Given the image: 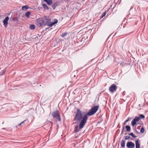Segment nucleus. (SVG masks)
<instances>
[{"label": "nucleus", "instance_id": "f257e3e1", "mask_svg": "<svg viewBox=\"0 0 148 148\" xmlns=\"http://www.w3.org/2000/svg\"><path fill=\"white\" fill-rule=\"evenodd\" d=\"M88 117L86 114L84 113L79 109H77L74 118V120L76 121H80L79 125V129H82L85 125L88 119Z\"/></svg>", "mask_w": 148, "mask_h": 148}, {"label": "nucleus", "instance_id": "f03ea898", "mask_svg": "<svg viewBox=\"0 0 148 148\" xmlns=\"http://www.w3.org/2000/svg\"><path fill=\"white\" fill-rule=\"evenodd\" d=\"M42 18L43 25H47L50 27H52L58 22V20L57 19H55L53 22H50L51 19L48 16H44L42 17Z\"/></svg>", "mask_w": 148, "mask_h": 148}, {"label": "nucleus", "instance_id": "7ed1b4c3", "mask_svg": "<svg viewBox=\"0 0 148 148\" xmlns=\"http://www.w3.org/2000/svg\"><path fill=\"white\" fill-rule=\"evenodd\" d=\"M99 108V106H95L92 107L89 111L87 112L86 114L88 116H91L94 114L97 111Z\"/></svg>", "mask_w": 148, "mask_h": 148}, {"label": "nucleus", "instance_id": "20e7f679", "mask_svg": "<svg viewBox=\"0 0 148 148\" xmlns=\"http://www.w3.org/2000/svg\"><path fill=\"white\" fill-rule=\"evenodd\" d=\"M51 115L54 118H56L58 119L59 121H61V118L59 114V111L58 110H56L52 112Z\"/></svg>", "mask_w": 148, "mask_h": 148}, {"label": "nucleus", "instance_id": "39448f33", "mask_svg": "<svg viewBox=\"0 0 148 148\" xmlns=\"http://www.w3.org/2000/svg\"><path fill=\"white\" fill-rule=\"evenodd\" d=\"M117 86L115 84L111 85L109 88V90L110 92H113L115 91L117 89Z\"/></svg>", "mask_w": 148, "mask_h": 148}, {"label": "nucleus", "instance_id": "423d86ee", "mask_svg": "<svg viewBox=\"0 0 148 148\" xmlns=\"http://www.w3.org/2000/svg\"><path fill=\"white\" fill-rule=\"evenodd\" d=\"M42 17L38 18L36 20V24L38 26L40 27L43 25Z\"/></svg>", "mask_w": 148, "mask_h": 148}, {"label": "nucleus", "instance_id": "0eeeda50", "mask_svg": "<svg viewBox=\"0 0 148 148\" xmlns=\"http://www.w3.org/2000/svg\"><path fill=\"white\" fill-rule=\"evenodd\" d=\"M140 120V118L138 116H136L134 119L132 121L131 124L132 126H134L136 124V122Z\"/></svg>", "mask_w": 148, "mask_h": 148}, {"label": "nucleus", "instance_id": "6e6552de", "mask_svg": "<svg viewBox=\"0 0 148 148\" xmlns=\"http://www.w3.org/2000/svg\"><path fill=\"white\" fill-rule=\"evenodd\" d=\"M126 146L128 148H134V147L135 145L132 142H130L127 143Z\"/></svg>", "mask_w": 148, "mask_h": 148}, {"label": "nucleus", "instance_id": "1a4fd4ad", "mask_svg": "<svg viewBox=\"0 0 148 148\" xmlns=\"http://www.w3.org/2000/svg\"><path fill=\"white\" fill-rule=\"evenodd\" d=\"M9 19L8 16H6L3 21V25L5 27H7L8 24V21Z\"/></svg>", "mask_w": 148, "mask_h": 148}, {"label": "nucleus", "instance_id": "9d476101", "mask_svg": "<svg viewBox=\"0 0 148 148\" xmlns=\"http://www.w3.org/2000/svg\"><path fill=\"white\" fill-rule=\"evenodd\" d=\"M139 139H138L135 141V145L136 148H139L140 144L139 143Z\"/></svg>", "mask_w": 148, "mask_h": 148}, {"label": "nucleus", "instance_id": "9b49d317", "mask_svg": "<svg viewBox=\"0 0 148 148\" xmlns=\"http://www.w3.org/2000/svg\"><path fill=\"white\" fill-rule=\"evenodd\" d=\"M80 129H79V127H78V126L77 125L75 126L74 132H77L80 131Z\"/></svg>", "mask_w": 148, "mask_h": 148}, {"label": "nucleus", "instance_id": "f8f14e48", "mask_svg": "<svg viewBox=\"0 0 148 148\" xmlns=\"http://www.w3.org/2000/svg\"><path fill=\"white\" fill-rule=\"evenodd\" d=\"M44 1L46 2L48 5H51L52 3V0H45Z\"/></svg>", "mask_w": 148, "mask_h": 148}, {"label": "nucleus", "instance_id": "ddd939ff", "mask_svg": "<svg viewBox=\"0 0 148 148\" xmlns=\"http://www.w3.org/2000/svg\"><path fill=\"white\" fill-rule=\"evenodd\" d=\"M58 3L57 2L54 3L52 5V8L53 10L55 9L56 7L58 6Z\"/></svg>", "mask_w": 148, "mask_h": 148}, {"label": "nucleus", "instance_id": "4468645a", "mask_svg": "<svg viewBox=\"0 0 148 148\" xmlns=\"http://www.w3.org/2000/svg\"><path fill=\"white\" fill-rule=\"evenodd\" d=\"M121 146L123 147H124L125 146V141L123 140H122L121 143Z\"/></svg>", "mask_w": 148, "mask_h": 148}, {"label": "nucleus", "instance_id": "2eb2a0df", "mask_svg": "<svg viewBox=\"0 0 148 148\" xmlns=\"http://www.w3.org/2000/svg\"><path fill=\"white\" fill-rule=\"evenodd\" d=\"M125 128L126 129L127 131L128 132H130L131 130L130 127L129 125H126L125 126Z\"/></svg>", "mask_w": 148, "mask_h": 148}, {"label": "nucleus", "instance_id": "dca6fc26", "mask_svg": "<svg viewBox=\"0 0 148 148\" xmlns=\"http://www.w3.org/2000/svg\"><path fill=\"white\" fill-rule=\"evenodd\" d=\"M35 25H30L29 26V28L31 29H35Z\"/></svg>", "mask_w": 148, "mask_h": 148}, {"label": "nucleus", "instance_id": "f3484780", "mask_svg": "<svg viewBox=\"0 0 148 148\" xmlns=\"http://www.w3.org/2000/svg\"><path fill=\"white\" fill-rule=\"evenodd\" d=\"M31 14V12H27L25 14V16L27 18H29L30 14Z\"/></svg>", "mask_w": 148, "mask_h": 148}, {"label": "nucleus", "instance_id": "a211bd4d", "mask_svg": "<svg viewBox=\"0 0 148 148\" xmlns=\"http://www.w3.org/2000/svg\"><path fill=\"white\" fill-rule=\"evenodd\" d=\"M42 6L46 10H48L49 9V8L47 6V5L45 4H42Z\"/></svg>", "mask_w": 148, "mask_h": 148}, {"label": "nucleus", "instance_id": "6ab92c4d", "mask_svg": "<svg viewBox=\"0 0 148 148\" xmlns=\"http://www.w3.org/2000/svg\"><path fill=\"white\" fill-rule=\"evenodd\" d=\"M22 10H27L28 9V7H27V6L25 5V6H23L22 7Z\"/></svg>", "mask_w": 148, "mask_h": 148}, {"label": "nucleus", "instance_id": "aec40b11", "mask_svg": "<svg viewBox=\"0 0 148 148\" xmlns=\"http://www.w3.org/2000/svg\"><path fill=\"white\" fill-rule=\"evenodd\" d=\"M144 129L143 127H142L140 130V132L141 133H143L144 132Z\"/></svg>", "mask_w": 148, "mask_h": 148}, {"label": "nucleus", "instance_id": "412c9836", "mask_svg": "<svg viewBox=\"0 0 148 148\" xmlns=\"http://www.w3.org/2000/svg\"><path fill=\"white\" fill-rule=\"evenodd\" d=\"M129 135L131 136L133 138H136V136H135L132 132L131 133L129 134Z\"/></svg>", "mask_w": 148, "mask_h": 148}, {"label": "nucleus", "instance_id": "4be33fe9", "mask_svg": "<svg viewBox=\"0 0 148 148\" xmlns=\"http://www.w3.org/2000/svg\"><path fill=\"white\" fill-rule=\"evenodd\" d=\"M130 136H125V139L127 140L129 139L130 138Z\"/></svg>", "mask_w": 148, "mask_h": 148}, {"label": "nucleus", "instance_id": "5701e85b", "mask_svg": "<svg viewBox=\"0 0 148 148\" xmlns=\"http://www.w3.org/2000/svg\"><path fill=\"white\" fill-rule=\"evenodd\" d=\"M6 71V69H3V70L2 71V73L1 74V75H3L5 73Z\"/></svg>", "mask_w": 148, "mask_h": 148}, {"label": "nucleus", "instance_id": "b1692460", "mask_svg": "<svg viewBox=\"0 0 148 148\" xmlns=\"http://www.w3.org/2000/svg\"><path fill=\"white\" fill-rule=\"evenodd\" d=\"M106 14V12H104L101 15V18H102Z\"/></svg>", "mask_w": 148, "mask_h": 148}, {"label": "nucleus", "instance_id": "393cba45", "mask_svg": "<svg viewBox=\"0 0 148 148\" xmlns=\"http://www.w3.org/2000/svg\"><path fill=\"white\" fill-rule=\"evenodd\" d=\"M140 116L141 119H143L145 118V116L142 114H140Z\"/></svg>", "mask_w": 148, "mask_h": 148}, {"label": "nucleus", "instance_id": "a878e982", "mask_svg": "<svg viewBox=\"0 0 148 148\" xmlns=\"http://www.w3.org/2000/svg\"><path fill=\"white\" fill-rule=\"evenodd\" d=\"M67 34L66 33H63L62 34V37H64V36H65Z\"/></svg>", "mask_w": 148, "mask_h": 148}, {"label": "nucleus", "instance_id": "bb28decb", "mask_svg": "<svg viewBox=\"0 0 148 148\" xmlns=\"http://www.w3.org/2000/svg\"><path fill=\"white\" fill-rule=\"evenodd\" d=\"M25 120L23 121L21 123H20L19 124V125H21V124H23L25 121Z\"/></svg>", "mask_w": 148, "mask_h": 148}, {"label": "nucleus", "instance_id": "cd10ccee", "mask_svg": "<svg viewBox=\"0 0 148 148\" xmlns=\"http://www.w3.org/2000/svg\"><path fill=\"white\" fill-rule=\"evenodd\" d=\"M124 131V127L123 128V129H122L121 131V133L123 134V132Z\"/></svg>", "mask_w": 148, "mask_h": 148}, {"label": "nucleus", "instance_id": "c85d7f7f", "mask_svg": "<svg viewBox=\"0 0 148 148\" xmlns=\"http://www.w3.org/2000/svg\"><path fill=\"white\" fill-rule=\"evenodd\" d=\"M129 120V119H128L127 120L125 121V123H126V122H127Z\"/></svg>", "mask_w": 148, "mask_h": 148}, {"label": "nucleus", "instance_id": "c756f323", "mask_svg": "<svg viewBox=\"0 0 148 148\" xmlns=\"http://www.w3.org/2000/svg\"><path fill=\"white\" fill-rule=\"evenodd\" d=\"M44 0V1L45 0Z\"/></svg>", "mask_w": 148, "mask_h": 148}]
</instances>
